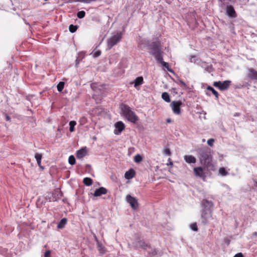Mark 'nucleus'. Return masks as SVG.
<instances>
[{
  "instance_id": "e433bc0d",
  "label": "nucleus",
  "mask_w": 257,
  "mask_h": 257,
  "mask_svg": "<svg viewBox=\"0 0 257 257\" xmlns=\"http://www.w3.org/2000/svg\"><path fill=\"white\" fill-rule=\"evenodd\" d=\"M179 82L180 83V86L183 89H186L187 88V85L186 83L181 80H179Z\"/></svg>"
},
{
  "instance_id": "f704fd0d",
  "label": "nucleus",
  "mask_w": 257,
  "mask_h": 257,
  "mask_svg": "<svg viewBox=\"0 0 257 257\" xmlns=\"http://www.w3.org/2000/svg\"><path fill=\"white\" fill-rule=\"evenodd\" d=\"M35 158L37 161H41L42 159V155L40 153H36L35 155Z\"/></svg>"
},
{
  "instance_id": "39448f33",
  "label": "nucleus",
  "mask_w": 257,
  "mask_h": 257,
  "mask_svg": "<svg viewBox=\"0 0 257 257\" xmlns=\"http://www.w3.org/2000/svg\"><path fill=\"white\" fill-rule=\"evenodd\" d=\"M231 81L230 80H225L224 81H215L213 83V86L217 87L219 90L221 91H223L227 89L230 84Z\"/></svg>"
},
{
  "instance_id": "de8ad7c7",
  "label": "nucleus",
  "mask_w": 257,
  "mask_h": 257,
  "mask_svg": "<svg viewBox=\"0 0 257 257\" xmlns=\"http://www.w3.org/2000/svg\"><path fill=\"white\" fill-rule=\"evenodd\" d=\"M86 120V118L85 117H82L81 119V121L84 123Z\"/></svg>"
},
{
  "instance_id": "09e8293b",
  "label": "nucleus",
  "mask_w": 257,
  "mask_h": 257,
  "mask_svg": "<svg viewBox=\"0 0 257 257\" xmlns=\"http://www.w3.org/2000/svg\"><path fill=\"white\" fill-rule=\"evenodd\" d=\"M166 121H167V122H168V123H170V122H171V119L168 118V119H167Z\"/></svg>"
},
{
  "instance_id": "c03bdc74",
  "label": "nucleus",
  "mask_w": 257,
  "mask_h": 257,
  "mask_svg": "<svg viewBox=\"0 0 257 257\" xmlns=\"http://www.w3.org/2000/svg\"><path fill=\"white\" fill-rule=\"evenodd\" d=\"M190 61L193 62H194L195 61V59H196V57L195 56H191L190 58Z\"/></svg>"
},
{
  "instance_id": "a19ab883",
  "label": "nucleus",
  "mask_w": 257,
  "mask_h": 257,
  "mask_svg": "<svg viewBox=\"0 0 257 257\" xmlns=\"http://www.w3.org/2000/svg\"><path fill=\"white\" fill-rule=\"evenodd\" d=\"M51 254V251L50 250H47L44 253L45 257H50Z\"/></svg>"
},
{
  "instance_id": "a18cd8bd",
  "label": "nucleus",
  "mask_w": 257,
  "mask_h": 257,
  "mask_svg": "<svg viewBox=\"0 0 257 257\" xmlns=\"http://www.w3.org/2000/svg\"><path fill=\"white\" fill-rule=\"evenodd\" d=\"M5 115H6V118L7 120L10 121L11 117L7 114H6Z\"/></svg>"
},
{
  "instance_id": "f8f14e48",
  "label": "nucleus",
  "mask_w": 257,
  "mask_h": 257,
  "mask_svg": "<svg viewBox=\"0 0 257 257\" xmlns=\"http://www.w3.org/2000/svg\"><path fill=\"white\" fill-rule=\"evenodd\" d=\"M247 77L251 80L257 81V71L252 68L247 69Z\"/></svg>"
},
{
  "instance_id": "cd10ccee",
  "label": "nucleus",
  "mask_w": 257,
  "mask_h": 257,
  "mask_svg": "<svg viewBox=\"0 0 257 257\" xmlns=\"http://www.w3.org/2000/svg\"><path fill=\"white\" fill-rule=\"evenodd\" d=\"M219 174L221 176H225L228 174V172L224 168L222 167L219 169Z\"/></svg>"
},
{
  "instance_id": "b1692460",
  "label": "nucleus",
  "mask_w": 257,
  "mask_h": 257,
  "mask_svg": "<svg viewBox=\"0 0 257 257\" xmlns=\"http://www.w3.org/2000/svg\"><path fill=\"white\" fill-rule=\"evenodd\" d=\"M162 98L166 102H170V98L169 94L167 92H164L162 94Z\"/></svg>"
},
{
  "instance_id": "423d86ee",
  "label": "nucleus",
  "mask_w": 257,
  "mask_h": 257,
  "mask_svg": "<svg viewBox=\"0 0 257 257\" xmlns=\"http://www.w3.org/2000/svg\"><path fill=\"white\" fill-rule=\"evenodd\" d=\"M201 217L203 224H208L212 217V211H201Z\"/></svg>"
},
{
  "instance_id": "a878e982",
  "label": "nucleus",
  "mask_w": 257,
  "mask_h": 257,
  "mask_svg": "<svg viewBox=\"0 0 257 257\" xmlns=\"http://www.w3.org/2000/svg\"><path fill=\"white\" fill-rule=\"evenodd\" d=\"M69 131L70 132L74 131V126L76 124L75 121L72 120L69 122Z\"/></svg>"
},
{
  "instance_id": "393cba45",
  "label": "nucleus",
  "mask_w": 257,
  "mask_h": 257,
  "mask_svg": "<svg viewBox=\"0 0 257 257\" xmlns=\"http://www.w3.org/2000/svg\"><path fill=\"white\" fill-rule=\"evenodd\" d=\"M83 182L85 185L89 186L92 184V180L90 178L86 177L83 179Z\"/></svg>"
},
{
  "instance_id": "4c0bfd02",
  "label": "nucleus",
  "mask_w": 257,
  "mask_h": 257,
  "mask_svg": "<svg viewBox=\"0 0 257 257\" xmlns=\"http://www.w3.org/2000/svg\"><path fill=\"white\" fill-rule=\"evenodd\" d=\"M163 154L165 155H166V156H170L171 155V151L169 150V149H168V148H167V149H165V150L163 151Z\"/></svg>"
},
{
  "instance_id": "20e7f679",
  "label": "nucleus",
  "mask_w": 257,
  "mask_h": 257,
  "mask_svg": "<svg viewBox=\"0 0 257 257\" xmlns=\"http://www.w3.org/2000/svg\"><path fill=\"white\" fill-rule=\"evenodd\" d=\"M121 32H117L113 34L107 41L108 49H111L114 46L119 42L122 39Z\"/></svg>"
},
{
  "instance_id": "aec40b11",
  "label": "nucleus",
  "mask_w": 257,
  "mask_h": 257,
  "mask_svg": "<svg viewBox=\"0 0 257 257\" xmlns=\"http://www.w3.org/2000/svg\"><path fill=\"white\" fill-rule=\"evenodd\" d=\"M143 82H144V79H143V77H142V76L138 77L134 80V82L133 83L134 84V87L136 89H139V88H138V87H139V86L142 85L143 83Z\"/></svg>"
},
{
  "instance_id": "5701e85b",
  "label": "nucleus",
  "mask_w": 257,
  "mask_h": 257,
  "mask_svg": "<svg viewBox=\"0 0 257 257\" xmlns=\"http://www.w3.org/2000/svg\"><path fill=\"white\" fill-rule=\"evenodd\" d=\"M67 222V218H63L58 222L57 224V228L59 229H62L64 227Z\"/></svg>"
},
{
  "instance_id": "c756f323",
  "label": "nucleus",
  "mask_w": 257,
  "mask_h": 257,
  "mask_svg": "<svg viewBox=\"0 0 257 257\" xmlns=\"http://www.w3.org/2000/svg\"><path fill=\"white\" fill-rule=\"evenodd\" d=\"M158 62L161 63L163 65V66L164 67H165L167 69V70L168 71H169L170 72H173V71L171 69H170L169 67V65L168 63L163 61V60H162V61H158Z\"/></svg>"
},
{
  "instance_id": "412c9836",
  "label": "nucleus",
  "mask_w": 257,
  "mask_h": 257,
  "mask_svg": "<svg viewBox=\"0 0 257 257\" xmlns=\"http://www.w3.org/2000/svg\"><path fill=\"white\" fill-rule=\"evenodd\" d=\"M137 246L146 250H147L148 248H151V246L149 244L146 243L142 240L138 241Z\"/></svg>"
},
{
  "instance_id": "dca6fc26",
  "label": "nucleus",
  "mask_w": 257,
  "mask_h": 257,
  "mask_svg": "<svg viewBox=\"0 0 257 257\" xmlns=\"http://www.w3.org/2000/svg\"><path fill=\"white\" fill-rule=\"evenodd\" d=\"M201 66L207 72L210 73L213 72L214 71V69L212 65L209 63H207L206 62H202L201 64Z\"/></svg>"
},
{
  "instance_id": "603ef678",
  "label": "nucleus",
  "mask_w": 257,
  "mask_h": 257,
  "mask_svg": "<svg viewBox=\"0 0 257 257\" xmlns=\"http://www.w3.org/2000/svg\"><path fill=\"white\" fill-rule=\"evenodd\" d=\"M227 244H229L230 241L229 240H227V241L226 242Z\"/></svg>"
},
{
  "instance_id": "ea45409f",
  "label": "nucleus",
  "mask_w": 257,
  "mask_h": 257,
  "mask_svg": "<svg viewBox=\"0 0 257 257\" xmlns=\"http://www.w3.org/2000/svg\"><path fill=\"white\" fill-rule=\"evenodd\" d=\"M100 54H101V52L99 50L93 53V57L95 58L99 56L100 55Z\"/></svg>"
},
{
  "instance_id": "0eeeda50",
  "label": "nucleus",
  "mask_w": 257,
  "mask_h": 257,
  "mask_svg": "<svg viewBox=\"0 0 257 257\" xmlns=\"http://www.w3.org/2000/svg\"><path fill=\"white\" fill-rule=\"evenodd\" d=\"M182 103L180 101H173L172 102L170 106L172 111L175 114L179 115L181 113L180 106Z\"/></svg>"
},
{
  "instance_id": "6e6d98bb",
  "label": "nucleus",
  "mask_w": 257,
  "mask_h": 257,
  "mask_svg": "<svg viewBox=\"0 0 257 257\" xmlns=\"http://www.w3.org/2000/svg\"><path fill=\"white\" fill-rule=\"evenodd\" d=\"M205 141V139H203V140H202V142H204Z\"/></svg>"
},
{
  "instance_id": "bb28decb",
  "label": "nucleus",
  "mask_w": 257,
  "mask_h": 257,
  "mask_svg": "<svg viewBox=\"0 0 257 257\" xmlns=\"http://www.w3.org/2000/svg\"><path fill=\"white\" fill-rule=\"evenodd\" d=\"M208 90H210L215 95L216 99L218 98V93L212 87L208 86L207 88Z\"/></svg>"
},
{
  "instance_id": "2f4dec72",
  "label": "nucleus",
  "mask_w": 257,
  "mask_h": 257,
  "mask_svg": "<svg viewBox=\"0 0 257 257\" xmlns=\"http://www.w3.org/2000/svg\"><path fill=\"white\" fill-rule=\"evenodd\" d=\"M77 26L73 25H70L69 27V30L71 33H74L77 30Z\"/></svg>"
},
{
  "instance_id": "79ce46f5",
  "label": "nucleus",
  "mask_w": 257,
  "mask_h": 257,
  "mask_svg": "<svg viewBox=\"0 0 257 257\" xmlns=\"http://www.w3.org/2000/svg\"><path fill=\"white\" fill-rule=\"evenodd\" d=\"M78 2L86 3V4H89L91 2V0H78Z\"/></svg>"
},
{
  "instance_id": "7ed1b4c3",
  "label": "nucleus",
  "mask_w": 257,
  "mask_h": 257,
  "mask_svg": "<svg viewBox=\"0 0 257 257\" xmlns=\"http://www.w3.org/2000/svg\"><path fill=\"white\" fill-rule=\"evenodd\" d=\"M151 50L150 53L154 56L157 61H162L163 59L162 56L161 46L159 42H154L150 45Z\"/></svg>"
},
{
  "instance_id": "7c9ffc66",
  "label": "nucleus",
  "mask_w": 257,
  "mask_h": 257,
  "mask_svg": "<svg viewBox=\"0 0 257 257\" xmlns=\"http://www.w3.org/2000/svg\"><path fill=\"white\" fill-rule=\"evenodd\" d=\"M142 159V156L139 154H137L134 157V161L137 163L141 162Z\"/></svg>"
},
{
  "instance_id": "f3484780",
  "label": "nucleus",
  "mask_w": 257,
  "mask_h": 257,
  "mask_svg": "<svg viewBox=\"0 0 257 257\" xmlns=\"http://www.w3.org/2000/svg\"><path fill=\"white\" fill-rule=\"evenodd\" d=\"M184 159L185 162L189 164H194L196 163V158L191 155H185L184 156Z\"/></svg>"
},
{
  "instance_id": "4be33fe9",
  "label": "nucleus",
  "mask_w": 257,
  "mask_h": 257,
  "mask_svg": "<svg viewBox=\"0 0 257 257\" xmlns=\"http://www.w3.org/2000/svg\"><path fill=\"white\" fill-rule=\"evenodd\" d=\"M135 174V171L133 169H131L125 173L124 177L128 180L132 179L134 177Z\"/></svg>"
},
{
  "instance_id": "ddd939ff",
  "label": "nucleus",
  "mask_w": 257,
  "mask_h": 257,
  "mask_svg": "<svg viewBox=\"0 0 257 257\" xmlns=\"http://www.w3.org/2000/svg\"><path fill=\"white\" fill-rule=\"evenodd\" d=\"M91 87L93 90V91L95 92V94L93 95V97L94 99H95V97L98 95H99L98 90L101 91V89L103 88V85H98L97 84L92 83L91 85Z\"/></svg>"
},
{
  "instance_id": "c9c22d12",
  "label": "nucleus",
  "mask_w": 257,
  "mask_h": 257,
  "mask_svg": "<svg viewBox=\"0 0 257 257\" xmlns=\"http://www.w3.org/2000/svg\"><path fill=\"white\" fill-rule=\"evenodd\" d=\"M190 228L193 231H197L198 230L197 225L196 223L191 224L190 225Z\"/></svg>"
},
{
  "instance_id": "49530a36",
  "label": "nucleus",
  "mask_w": 257,
  "mask_h": 257,
  "mask_svg": "<svg viewBox=\"0 0 257 257\" xmlns=\"http://www.w3.org/2000/svg\"><path fill=\"white\" fill-rule=\"evenodd\" d=\"M254 186L257 188V180H253Z\"/></svg>"
},
{
  "instance_id": "a211bd4d",
  "label": "nucleus",
  "mask_w": 257,
  "mask_h": 257,
  "mask_svg": "<svg viewBox=\"0 0 257 257\" xmlns=\"http://www.w3.org/2000/svg\"><path fill=\"white\" fill-rule=\"evenodd\" d=\"M147 251L149 254H152L153 256H161L162 254L161 252L156 248H152L151 246V248H148Z\"/></svg>"
},
{
  "instance_id": "864d4df0",
  "label": "nucleus",
  "mask_w": 257,
  "mask_h": 257,
  "mask_svg": "<svg viewBox=\"0 0 257 257\" xmlns=\"http://www.w3.org/2000/svg\"><path fill=\"white\" fill-rule=\"evenodd\" d=\"M102 96L101 95V96H100V97H99V100H100V99L102 98Z\"/></svg>"
},
{
  "instance_id": "9d476101",
  "label": "nucleus",
  "mask_w": 257,
  "mask_h": 257,
  "mask_svg": "<svg viewBox=\"0 0 257 257\" xmlns=\"http://www.w3.org/2000/svg\"><path fill=\"white\" fill-rule=\"evenodd\" d=\"M127 202L130 204L133 209H137L138 207V202L136 198L130 195H127L126 197Z\"/></svg>"
},
{
  "instance_id": "8fccbe9b",
  "label": "nucleus",
  "mask_w": 257,
  "mask_h": 257,
  "mask_svg": "<svg viewBox=\"0 0 257 257\" xmlns=\"http://www.w3.org/2000/svg\"><path fill=\"white\" fill-rule=\"evenodd\" d=\"M37 164L38 165H39V166H41V161H37Z\"/></svg>"
},
{
  "instance_id": "2eb2a0df",
  "label": "nucleus",
  "mask_w": 257,
  "mask_h": 257,
  "mask_svg": "<svg viewBox=\"0 0 257 257\" xmlns=\"http://www.w3.org/2000/svg\"><path fill=\"white\" fill-rule=\"evenodd\" d=\"M107 189L103 187H101L94 191L93 193V195L95 197L100 196L102 195H104L106 194Z\"/></svg>"
},
{
  "instance_id": "72a5a7b5",
  "label": "nucleus",
  "mask_w": 257,
  "mask_h": 257,
  "mask_svg": "<svg viewBox=\"0 0 257 257\" xmlns=\"http://www.w3.org/2000/svg\"><path fill=\"white\" fill-rule=\"evenodd\" d=\"M85 16V12L83 11H79L77 13V17L79 19H82Z\"/></svg>"
},
{
  "instance_id": "c85d7f7f",
  "label": "nucleus",
  "mask_w": 257,
  "mask_h": 257,
  "mask_svg": "<svg viewBox=\"0 0 257 257\" xmlns=\"http://www.w3.org/2000/svg\"><path fill=\"white\" fill-rule=\"evenodd\" d=\"M64 87V82L61 81L60 82L57 86V90L59 92H61L63 89Z\"/></svg>"
},
{
  "instance_id": "5fc2aeb1",
  "label": "nucleus",
  "mask_w": 257,
  "mask_h": 257,
  "mask_svg": "<svg viewBox=\"0 0 257 257\" xmlns=\"http://www.w3.org/2000/svg\"><path fill=\"white\" fill-rule=\"evenodd\" d=\"M72 1H70V0L68 1V3H72Z\"/></svg>"
},
{
  "instance_id": "37998d69",
  "label": "nucleus",
  "mask_w": 257,
  "mask_h": 257,
  "mask_svg": "<svg viewBox=\"0 0 257 257\" xmlns=\"http://www.w3.org/2000/svg\"><path fill=\"white\" fill-rule=\"evenodd\" d=\"M233 257H243V255L241 252H239L235 254Z\"/></svg>"
},
{
  "instance_id": "9b49d317",
  "label": "nucleus",
  "mask_w": 257,
  "mask_h": 257,
  "mask_svg": "<svg viewBox=\"0 0 257 257\" xmlns=\"http://www.w3.org/2000/svg\"><path fill=\"white\" fill-rule=\"evenodd\" d=\"M114 134L116 135H120L125 127L124 123L121 121L116 122L114 124Z\"/></svg>"
},
{
  "instance_id": "6e6552de",
  "label": "nucleus",
  "mask_w": 257,
  "mask_h": 257,
  "mask_svg": "<svg viewBox=\"0 0 257 257\" xmlns=\"http://www.w3.org/2000/svg\"><path fill=\"white\" fill-rule=\"evenodd\" d=\"M202 207L201 211H212L213 206V203L211 201L207 199H203L201 203Z\"/></svg>"
},
{
  "instance_id": "473e14b6",
  "label": "nucleus",
  "mask_w": 257,
  "mask_h": 257,
  "mask_svg": "<svg viewBox=\"0 0 257 257\" xmlns=\"http://www.w3.org/2000/svg\"><path fill=\"white\" fill-rule=\"evenodd\" d=\"M68 162H69V163L71 165L75 164V158L74 157V156L71 155L69 156V157L68 158Z\"/></svg>"
},
{
  "instance_id": "4468645a",
  "label": "nucleus",
  "mask_w": 257,
  "mask_h": 257,
  "mask_svg": "<svg viewBox=\"0 0 257 257\" xmlns=\"http://www.w3.org/2000/svg\"><path fill=\"white\" fill-rule=\"evenodd\" d=\"M193 170L194 174L196 176L202 178L205 177V174L204 173L203 169L201 167L194 168Z\"/></svg>"
},
{
  "instance_id": "6ab92c4d",
  "label": "nucleus",
  "mask_w": 257,
  "mask_h": 257,
  "mask_svg": "<svg viewBox=\"0 0 257 257\" xmlns=\"http://www.w3.org/2000/svg\"><path fill=\"white\" fill-rule=\"evenodd\" d=\"M87 154V150L86 148H82L77 152L76 156L78 158H82Z\"/></svg>"
},
{
  "instance_id": "3c124183",
  "label": "nucleus",
  "mask_w": 257,
  "mask_h": 257,
  "mask_svg": "<svg viewBox=\"0 0 257 257\" xmlns=\"http://www.w3.org/2000/svg\"><path fill=\"white\" fill-rule=\"evenodd\" d=\"M253 235L257 236V232H254V233H253Z\"/></svg>"
},
{
  "instance_id": "1a4fd4ad",
  "label": "nucleus",
  "mask_w": 257,
  "mask_h": 257,
  "mask_svg": "<svg viewBox=\"0 0 257 257\" xmlns=\"http://www.w3.org/2000/svg\"><path fill=\"white\" fill-rule=\"evenodd\" d=\"M225 14L229 18H235L237 17L236 13L233 7L230 5H227L225 8Z\"/></svg>"
},
{
  "instance_id": "f03ea898",
  "label": "nucleus",
  "mask_w": 257,
  "mask_h": 257,
  "mask_svg": "<svg viewBox=\"0 0 257 257\" xmlns=\"http://www.w3.org/2000/svg\"><path fill=\"white\" fill-rule=\"evenodd\" d=\"M120 108L124 117H125L128 121L135 123L138 120V117L136 113L132 111L130 106L125 104H121Z\"/></svg>"
},
{
  "instance_id": "58836bf2",
  "label": "nucleus",
  "mask_w": 257,
  "mask_h": 257,
  "mask_svg": "<svg viewBox=\"0 0 257 257\" xmlns=\"http://www.w3.org/2000/svg\"><path fill=\"white\" fill-rule=\"evenodd\" d=\"M214 140L213 139H210L207 141V144L208 146L212 147L213 145Z\"/></svg>"
},
{
  "instance_id": "f257e3e1",
  "label": "nucleus",
  "mask_w": 257,
  "mask_h": 257,
  "mask_svg": "<svg viewBox=\"0 0 257 257\" xmlns=\"http://www.w3.org/2000/svg\"><path fill=\"white\" fill-rule=\"evenodd\" d=\"M198 155L200 162L207 168L212 166V157L211 153V150L208 147H205L198 148L196 150Z\"/></svg>"
}]
</instances>
